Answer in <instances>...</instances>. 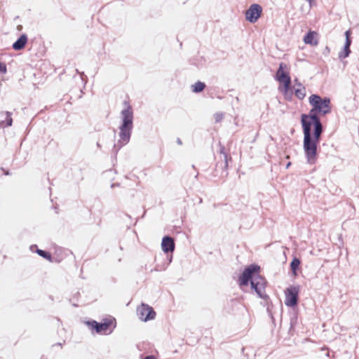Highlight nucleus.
I'll return each mask as SVG.
<instances>
[{"mask_svg":"<svg viewBox=\"0 0 359 359\" xmlns=\"http://www.w3.org/2000/svg\"><path fill=\"white\" fill-rule=\"evenodd\" d=\"M321 114L310 110L301 115V124L304 134L303 149L308 163L313 165L318 157L317 148L321 140L324 127L320 121Z\"/></svg>","mask_w":359,"mask_h":359,"instance_id":"f257e3e1","label":"nucleus"},{"mask_svg":"<svg viewBox=\"0 0 359 359\" xmlns=\"http://www.w3.org/2000/svg\"><path fill=\"white\" fill-rule=\"evenodd\" d=\"M260 266L257 264H251L244 269L238 277V284L241 286H248L250 284L251 289L257 296L266 303L270 300L266 294L265 288L267 281L264 277L259 274Z\"/></svg>","mask_w":359,"mask_h":359,"instance_id":"f03ea898","label":"nucleus"},{"mask_svg":"<svg viewBox=\"0 0 359 359\" xmlns=\"http://www.w3.org/2000/svg\"><path fill=\"white\" fill-rule=\"evenodd\" d=\"M127 107L121 112V123L119 126V140L114 144L111 152L116 156L119 150L126 145L130 140L133 128V111L132 107L127 102Z\"/></svg>","mask_w":359,"mask_h":359,"instance_id":"7ed1b4c3","label":"nucleus"},{"mask_svg":"<svg viewBox=\"0 0 359 359\" xmlns=\"http://www.w3.org/2000/svg\"><path fill=\"white\" fill-rule=\"evenodd\" d=\"M309 102L312 107L310 110L325 116L332 111L331 100L328 97H322L318 94H312Z\"/></svg>","mask_w":359,"mask_h":359,"instance_id":"20e7f679","label":"nucleus"},{"mask_svg":"<svg viewBox=\"0 0 359 359\" xmlns=\"http://www.w3.org/2000/svg\"><path fill=\"white\" fill-rule=\"evenodd\" d=\"M114 319L104 318L103 322H97L96 320H88L86 324L89 326L92 331H95L97 334H111L115 327L113 326Z\"/></svg>","mask_w":359,"mask_h":359,"instance_id":"39448f33","label":"nucleus"},{"mask_svg":"<svg viewBox=\"0 0 359 359\" xmlns=\"http://www.w3.org/2000/svg\"><path fill=\"white\" fill-rule=\"evenodd\" d=\"M299 286L290 285L285 290V304L290 308L297 306L299 302Z\"/></svg>","mask_w":359,"mask_h":359,"instance_id":"423d86ee","label":"nucleus"},{"mask_svg":"<svg viewBox=\"0 0 359 359\" xmlns=\"http://www.w3.org/2000/svg\"><path fill=\"white\" fill-rule=\"evenodd\" d=\"M275 79L283 86L292 83L287 65L280 62L275 75Z\"/></svg>","mask_w":359,"mask_h":359,"instance_id":"0eeeda50","label":"nucleus"},{"mask_svg":"<svg viewBox=\"0 0 359 359\" xmlns=\"http://www.w3.org/2000/svg\"><path fill=\"white\" fill-rule=\"evenodd\" d=\"M137 314L140 319L144 322L153 320L156 316V312L154 309L143 303L137 307Z\"/></svg>","mask_w":359,"mask_h":359,"instance_id":"6e6552de","label":"nucleus"},{"mask_svg":"<svg viewBox=\"0 0 359 359\" xmlns=\"http://www.w3.org/2000/svg\"><path fill=\"white\" fill-rule=\"evenodd\" d=\"M262 13V6L258 4H252L245 11V19L251 23H255L261 17Z\"/></svg>","mask_w":359,"mask_h":359,"instance_id":"1a4fd4ad","label":"nucleus"},{"mask_svg":"<svg viewBox=\"0 0 359 359\" xmlns=\"http://www.w3.org/2000/svg\"><path fill=\"white\" fill-rule=\"evenodd\" d=\"M175 244L174 239L170 236L163 237L161 242L162 250L165 254L172 253L175 250Z\"/></svg>","mask_w":359,"mask_h":359,"instance_id":"9d476101","label":"nucleus"},{"mask_svg":"<svg viewBox=\"0 0 359 359\" xmlns=\"http://www.w3.org/2000/svg\"><path fill=\"white\" fill-rule=\"evenodd\" d=\"M13 119L11 118V113L9 111H0V127L5 128L11 126Z\"/></svg>","mask_w":359,"mask_h":359,"instance_id":"9b49d317","label":"nucleus"},{"mask_svg":"<svg viewBox=\"0 0 359 359\" xmlns=\"http://www.w3.org/2000/svg\"><path fill=\"white\" fill-rule=\"evenodd\" d=\"M278 90L283 93L285 100L291 101L292 100L294 93L292 83L284 85L283 86H280L278 87Z\"/></svg>","mask_w":359,"mask_h":359,"instance_id":"f8f14e48","label":"nucleus"},{"mask_svg":"<svg viewBox=\"0 0 359 359\" xmlns=\"http://www.w3.org/2000/svg\"><path fill=\"white\" fill-rule=\"evenodd\" d=\"M27 40H28L27 36L25 34H22L13 43L12 48L15 50H21L25 47L26 43H27Z\"/></svg>","mask_w":359,"mask_h":359,"instance_id":"ddd939ff","label":"nucleus"},{"mask_svg":"<svg viewBox=\"0 0 359 359\" xmlns=\"http://www.w3.org/2000/svg\"><path fill=\"white\" fill-rule=\"evenodd\" d=\"M316 32L314 31H309L304 36V42L311 46H316L318 40L316 39Z\"/></svg>","mask_w":359,"mask_h":359,"instance_id":"4468645a","label":"nucleus"},{"mask_svg":"<svg viewBox=\"0 0 359 359\" xmlns=\"http://www.w3.org/2000/svg\"><path fill=\"white\" fill-rule=\"evenodd\" d=\"M30 250L32 252H36L40 257H43V259L48 261H51L52 255L50 254V252L43 250L39 249L36 245H32L30 246Z\"/></svg>","mask_w":359,"mask_h":359,"instance_id":"2eb2a0df","label":"nucleus"},{"mask_svg":"<svg viewBox=\"0 0 359 359\" xmlns=\"http://www.w3.org/2000/svg\"><path fill=\"white\" fill-rule=\"evenodd\" d=\"M219 153L223 156V160L221 161V166L222 167H228V161L229 159H231V157L229 158L227 153L225 152V147L220 142L219 143Z\"/></svg>","mask_w":359,"mask_h":359,"instance_id":"dca6fc26","label":"nucleus"},{"mask_svg":"<svg viewBox=\"0 0 359 359\" xmlns=\"http://www.w3.org/2000/svg\"><path fill=\"white\" fill-rule=\"evenodd\" d=\"M227 168L228 167L224 168L221 166V161L217 162L215 165L214 175L217 176L219 173L220 177H225L228 175Z\"/></svg>","mask_w":359,"mask_h":359,"instance_id":"f3484780","label":"nucleus"},{"mask_svg":"<svg viewBox=\"0 0 359 359\" xmlns=\"http://www.w3.org/2000/svg\"><path fill=\"white\" fill-rule=\"evenodd\" d=\"M301 264V260L297 257H293L290 262V266L291 271L293 275H297V271L299 270Z\"/></svg>","mask_w":359,"mask_h":359,"instance_id":"a211bd4d","label":"nucleus"},{"mask_svg":"<svg viewBox=\"0 0 359 359\" xmlns=\"http://www.w3.org/2000/svg\"><path fill=\"white\" fill-rule=\"evenodd\" d=\"M205 83L202 81H197L191 86L192 91L195 93H199L205 88Z\"/></svg>","mask_w":359,"mask_h":359,"instance_id":"6ab92c4d","label":"nucleus"},{"mask_svg":"<svg viewBox=\"0 0 359 359\" xmlns=\"http://www.w3.org/2000/svg\"><path fill=\"white\" fill-rule=\"evenodd\" d=\"M351 53V51L350 47L344 45L343 49L339 53L338 57L340 60H342L348 57Z\"/></svg>","mask_w":359,"mask_h":359,"instance_id":"aec40b11","label":"nucleus"},{"mask_svg":"<svg viewBox=\"0 0 359 359\" xmlns=\"http://www.w3.org/2000/svg\"><path fill=\"white\" fill-rule=\"evenodd\" d=\"M294 93L298 99L303 100L306 96V88L304 86L294 88Z\"/></svg>","mask_w":359,"mask_h":359,"instance_id":"412c9836","label":"nucleus"},{"mask_svg":"<svg viewBox=\"0 0 359 359\" xmlns=\"http://www.w3.org/2000/svg\"><path fill=\"white\" fill-rule=\"evenodd\" d=\"M172 255L166 254V263L163 264V266L162 267H160L158 265H156V270L157 271H161V270H165L166 268L168 266V265L172 262Z\"/></svg>","mask_w":359,"mask_h":359,"instance_id":"4be33fe9","label":"nucleus"},{"mask_svg":"<svg viewBox=\"0 0 359 359\" xmlns=\"http://www.w3.org/2000/svg\"><path fill=\"white\" fill-rule=\"evenodd\" d=\"M297 323V313L294 312L290 318V330H289L290 332H292V330H294V327L296 326Z\"/></svg>","mask_w":359,"mask_h":359,"instance_id":"5701e85b","label":"nucleus"},{"mask_svg":"<svg viewBox=\"0 0 359 359\" xmlns=\"http://www.w3.org/2000/svg\"><path fill=\"white\" fill-rule=\"evenodd\" d=\"M7 72L6 65L4 62H0V74H6Z\"/></svg>","mask_w":359,"mask_h":359,"instance_id":"b1692460","label":"nucleus"},{"mask_svg":"<svg viewBox=\"0 0 359 359\" xmlns=\"http://www.w3.org/2000/svg\"><path fill=\"white\" fill-rule=\"evenodd\" d=\"M224 118V114L222 113H216L215 114V119L216 122L221 121Z\"/></svg>","mask_w":359,"mask_h":359,"instance_id":"393cba45","label":"nucleus"},{"mask_svg":"<svg viewBox=\"0 0 359 359\" xmlns=\"http://www.w3.org/2000/svg\"><path fill=\"white\" fill-rule=\"evenodd\" d=\"M351 43H352V39L351 38H346L344 46L351 47Z\"/></svg>","mask_w":359,"mask_h":359,"instance_id":"a878e982","label":"nucleus"},{"mask_svg":"<svg viewBox=\"0 0 359 359\" xmlns=\"http://www.w3.org/2000/svg\"><path fill=\"white\" fill-rule=\"evenodd\" d=\"M330 52V49L328 46H326L323 52V54L325 55H327Z\"/></svg>","mask_w":359,"mask_h":359,"instance_id":"bb28decb","label":"nucleus"},{"mask_svg":"<svg viewBox=\"0 0 359 359\" xmlns=\"http://www.w3.org/2000/svg\"><path fill=\"white\" fill-rule=\"evenodd\" d=\"M50 262H54V263H60L61 262V260L60 259L55 258V257L52 256L51 261H50Z\"/></svg>","mask_w":359,"mask_h":359,"instance_id":"cd10ccee","label":"nucleus"},{"mask_svg":"<svg viewBox=\"0 0 359 359\" xmlns=\"http://www.w3.org/2000/svg\"><path fill=\"white\" fill-rule=\"evenodd\" d=\"M294 82L295 83V86H298V87H302L303 86L302 84L299 81L298 79H295L294 80Z\"/></svg>","mask_w":359,"mask_h":359,"instance_id":"c85d7f7f","label":"nucleus"},{"mask_svg":"<svg viewBox=\"0 0 359 359\" xmlns=\"http://www.w3.org/2000/svg\"><path fill=\"white\" fill-rule=\"evenodd\" d=\"M351 32L350 29L345 32L346 38H351Z\"/></svg>","mask_w":359,"mask_h":359,"instance_id":"c756f323","label":"nucleus"},{"mask_svg":"<svg viewBox=\"0 0 359 359\" xmlns=\"http://www.w3.org/2000/svg\"><path fill=\"white\" fill-rule=\"evenodd\" d=\"M306 1L309 2L310 8H312L313 6L315 4L316 0H306Z\"/></svg>","mask_w":359,"mask_h":359,"instance_id":"7c9ffc66","label":"nucleus"},{"mask_svg":"<svg viewBox=\"0 0 359 359\" xmlns=\"http://www.w3.org/2000/svg\"><path fill=\"white\" fill-rule=\"evenodd\" d=\"M143 359H156V357L153 355H149L144 357Z\"/></svg>","mask_w":359,"mask_h":359,"instance_id":"2f4dec72","label":"nucleus"},{"mask_svg":"<svg viewBox=\"0 0 359 359\" xmlns=\"http://www.w3.org/2000/svg\"><path fill=\"white\" fill-rule=\"evenodd\" d=\"M176 142H177V144H179V145H182V140H181L180 138H179V137H177V138Z\"/></svg>","mask_w":359,"mask_h":359,"instance_id":"473e14b6","label":"nucleus"},{"mask_svg":"<svg viewBox=\"0 0 359 359\" xmlns=\"http://www.w3.org/2000/svg\"><path fill=\"white\" fill-rule=\"evenodd\" d=\"M119 186H120V184L116 182V183L111 184V187L114 188V187H119Z\"/></svg>","mask_w":359,"mask_h":359,"instance_id":"72a5a7b5","label":"nucleus"},{"mask_svg":"<svg viewBox=\"0 0 359 359\" xmlns=\"http://www.w3.org/2000/svg\"><path fill=\"white\" fill-rule=\"evenodd\" d=\"M76 72L79 74V72L78 69H76ZM81 79L83 80V77H86L83 72L80 73Z\"/></svg>","mask_w":359,"mask_h":359,"instance_id":"f704fd0d","label":"nucleus"},{"mask_svg":"<svg viewBox=\"0 0 359 359\" xmlns=\"http://www.w3.org/2000/svg\"><path fill=\"white\" fill-rule=\"evenodd\" d=\"M96 145H97V147L99 149H101L102 146H101V144H100V142H97Z\"/></svg>","mask_w":359,"mask_h":359,"instance_id":"c9c22d12","label":"nucleus"},{"mask_svg":"<svg viewBox=\"0 0 359 359\" xmlns=\"http://www.w3.org/2000/svg\"><path fill=\"white\" fill-rule=\"evenodd\" d=\"M41 359H48L47 357L44 356V355H42Z\"/></svg>","mask_w":359,"mask_h":359,"instance_id":"e433bc0d","label":"nucleus"},{"mask_svg":"<svg viewBox=\"0 0 359 359\" xmlns=\"http://www.w3.org/2000/svg\"><path fill=\"white\" fill-rule=\"evenodd\" d=\"M290 165H291V163H290V162H289V163L287 164L286 168H287Z\"/></svg>","mask_w":359,"mask_h":359,"instance_id":"4c0bfd02","label":"nucleus"},{"mask_svg":"<svg viewBox=\"0 0 359 359\" xmlns=\"http://www.w3.org/2000/svg\"><path fill=\"white\" fill-rule=\"evenodd\" d=\"M4 174H5L6 175H8L10 173H9V172H8V171H6V172H4Z\"/></svg>","mask_w":359,"mask_h":359,"instance_id":"58836bf2","label":"nucleus"},{"mask_svg":"<svg viewBox=\"0 0 359 359\" xmlns=\"http://www.w3.org/2000/svg\"><path fill=\"white\" fill-rule=\"evenodd\" d=\"M56 345H57V346H61L62 344H61V343H57V344H55L54 346H56Z\"/></svg>","mask_w":359,"mask_h":359,"instance_id":"ea45409f","label":"nucleus"}]
</instances>
